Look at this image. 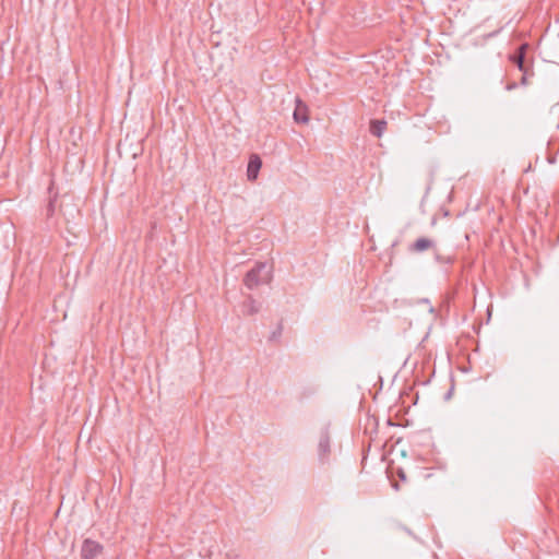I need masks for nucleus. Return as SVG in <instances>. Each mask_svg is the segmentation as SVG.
I'll use <instances>...</instances> for the list:
<instances>
[{
  "label": "nucleus",
  "instance_id": "1",
  "mask_svg": "<svg viewBox=\"0 0 559 559\" xmlns=\"http://www.w3.org/2000/svg\"><path fill=\"white\" fill-rule=\"evenodd\" d=\"M272 278L271 269L267 267L266 263L258 262L245 276L243 284L249 288L253 289L261 284L270 283Z\"/></svg>",
  "mask_w": 559,
  "mask_h": 559
},
{
  "label": "nucleus",
  "instance_id": "2",
  "mask_svg": "<svg viewBox=\"0 0 559 559\" xmlns=\"http://www.w3.org/2000/svg\"><path fill=\"white\" fill-rule=\"evenodd\" d=\"M104 547L100 543L85 538L81 547V559H96L102 555Z\"/></svg>",
  "mask_w": 559,
  "mask_h": 559
},
{
  "label": "nucleus",
  "instance_id": "3",
  "mask_svg": "<svg viewBox=\"0 0 559 559\" xmlns=\"http://www.w3.org/2000/svg\"><path fill=\"white\" fill-rule=\"evenodd\" d=\"M295 109H294V120L297 123H308L309 122V108L300 98H296L295 102Z\"/></svg>",
  "mask_w": 559,
  "mask_h": 559
},
{
  "label": "nucleus",
  "instance_id": "4",
  "mask_svg": "<svg viewBox=\"0 0 559 559\" xmlns=\"http://www.w3.org/2000/svg\"><path fill=\"white\" fill-rule=\"evenodd\" d=\"M261 167H262V160H261L260 156L257 154L250 155L248 167H247L248 180L255 181Z\"/></svg>",
  "mask_w": 559,
  "mask_h": 559
},
{
  "label": "nucleus",
  "instance_id": "5",
  "mask_svg": "<svg viewBox=\"0 0 559 559\" xmlns=\"http://www.w3.org/2000/svg\"><path fill=\"white\" fill-rule=\"evenodd\" d=\"M319 456L322 461H325L331 452L330 437L324 433L321 436L318 444Z\"/></svg>",
  "mask_w": 559,
  "mask_h": 559
},
{
  "label": "nucleus",
  "instance_id": "6",
  "mask_svg": "<svg viewBox=\"0 0 559 559\" xmlns=\"http://www.w3.org/2000/svg\"><path fill=\"white\" fill-rule=\"evenodd\" d=\"M435 246L433 241L429 238H418L415 242H413L409 247L413 252H423L431 249Z\"/></svg>",
  "mask_w": 559,
  "mask_h": 559
},
{
  "label": "nucleus",
  "instance_id": "7",
  "mask_svg": "<svg viewBox=\"0 0 559 559\" xmlns=\"http://www.w3.org/2000/svg\"><path fill=\"white\" fill-rule=\"evenodd\" d=\"M386 124L385 120H371L369 131L372 135L380 138L386 130Z\"/></svg>",
  "mask_w": 559,
  "mask_h": 559
},
{
  "label": "nucleus",
  "instance_id": "8",
  "mask_svg": "<svg viewBox=\"0 0 559 559\" xmlns=\"http://www.w3.org/2000/svg\"><path fill=\"white\" fill-rule=\"evenodd\" d=\"M526 48H527L526 44L521 45L520 48L518 49V51L515 52V55L511 57V60L516 64V67L521 71H524V72H525L524 57H525Z\"/></svg>",
  "mask_w": 559,
  "mask_h": 559
},
{
  "label": "nucleus",
  "instance_id": "9",
  "mask_svg": "<svg viewBox=\"0 0 559 559\" xmlns=\"http://www.w3.org/2000/svg\"><path fill=\"white\" fill-rule=\"evenodd\" d=\"M259 311V306L257 305L255 300L252 298H249L248 301L245 304V313L246 314H254Z\"/></svg>",
  "mask_w": 559,
  "mask_h": 559
},
{
  "label": "nucleus",
  "instance_id": "10",
  "mask_svg": "<svg viewBox=\"0 0 559 559\" xmlns=\"http://www.w3.org/2000/svg\"><path fill=\"white\" fill-rule=\"evenodd\" d=\"M282 334V326L280 325L275 332L272 333L270 340H277Z\"/></svg>",
  "mask_w": 559,
  "mask_h": 559
},
{
  "label": "nucleus",
  "instance_id": "11",
  "mask_svg": "<svg viewBox=\"0 0 559 559\" xmlns=\"http://www.w3.org/2000/svg\"><path fill=\"white\" fill-rule=\"evenodd\" d=\"M226 559H238V558L236 556L235 557L227 556Z\"/></svg>",
  "mask_w": 559,
  "mask_h": 559
},
{
  "label": "nucleus",
  "instance_id": "12",
  "mask_svg": "<svg viewBox=\"0 0 559 559\" xmlns=\"http://www.w3.org/2000/svg\"><path fill=\"white\" fill-rule=\"evenodd\" d=\"M558 128H559V123H558Z\"/></svg>",
  "mask_w": 559,
  "mask_h": 559
}]
</instances>
